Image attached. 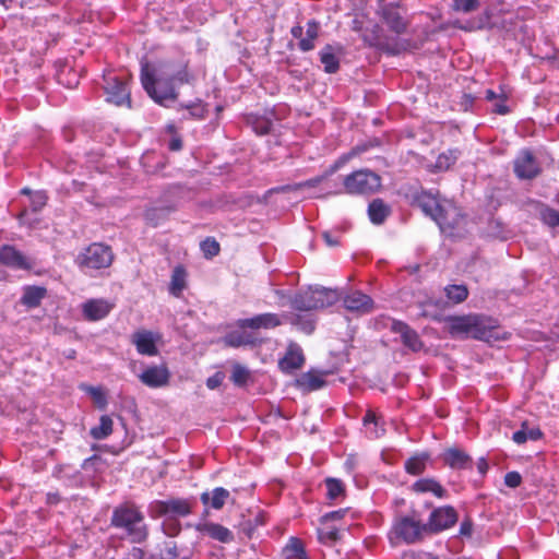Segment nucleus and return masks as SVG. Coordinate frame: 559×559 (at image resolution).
<instances>
[{
    "label": "nucleus",
    "instance_id": "obj_1",
    "mask_svg": "<svg viewBox=\"0 0 559 559\" xmlns=\"http://www.w3.org/2000/svg\"><path fill=\"white\" fill-rule=\"evenodd\" d=\"M447 323L454 337H473L486 342L500 338L498 322L491 317L477 313L453 316L447 319Z\"/></svg>",
    "mask_w": 559,
    "mask_h": 559
},
{
    "label": "nucleus",
    "instance_id": "obj_2",
    "mask_svg": "<svg viewBox=\"0 0 559 559\" xmlns=\"http://www.w3.org/2000/svg\"><path fill=\"white\" fill-rule=\"evenodd\" d=\"M415 203L442 231L454 229L462 217L461 211L451 201L441 200L438 192L421 191L415 198Z\"/></svg>",
    "mask_w": 559,
    "mask_h": 559
},
{
    "label": "nucleus",
    "instance_id": "obj_3",
    "mask_svg": "<svg viewBox=\"0 0 559 559\" xmlns=\"http://www.w3.org/2000/svg\"><path fill=\"white\" fill-rule=\"evenodd\" d=\"M111 526L122 530L132 543H142L148 536L144 514L134 503L126 502L117 506L111 514Z\"/></svg>",
    "mask_w": 559,
    "mask_h": 559
},
{
    "label": "nucleus",
    "instance_id": "obj_4",
    "mask_svg": "<svg viewBox=\"0 0 559 559\" xmlns=\"http://www.w3.org/2000/svg\"><path fill=\"white\" fill-rule=\"evenodd\" d=\"M340 299L336 289L322 286H309L298 290L290 298V306L298 311H313L333 306Z\"/></svg>",
    "mask_w": 559,
    "mask_h": 559
},
{
    "label": "nucleus",
    "instance_id": "obj_5",
    "mask_svg": "<svg viewBox=\"0 0 559 559\" xmlns=\"http://www.w3.org/2000/svg\"><path fill=\"white\" fill-rule=\"evenodd\" d=\"M428 534L426 523L421 522L418 512L396 515L391 528V538L402 540L405 544H415Z\"/></svg>",
    "mask_w": 559,
    "mask_h": 559
},
{
    "label": "nucleus",
    "instance_id": "obj_6",
    "mask_svg": "<svg viewBox=\"0 0 559 559\" xmlns=\"http://www.w3.org/2000/svg\"><path fill=\"white\" fill-rule=\"evenodd\" d=\"M141 83L155 103L167 106L168 102H174L177 98L175 84L169 82L162 69L158 71V76L155 78L146 67L142 68Z\"/></svg>",
    "mask_w": 559,
    "mask_h": 559
},
{
    "label": "nucleus",
    "instance_id": "obj_7",
    "mask_svg": "<svg viewBox=\"0 0 559 559\" xmlns=\"http://www.w3.org/2000/svg\"><path fill=\"white\" fill-rule=\"evenodd\" d=\"M112 260L114 253L109 246L94 242L76 255L75 263L83 273L92 275L94 271L110 266Z\"/></svg>",
    "mask_w": 559,
    "mask_h": 559
},
{
    "label": "nucleus",
    "instance_id": "obj_8",
    "mask_svg": "<svg viewBox=\"0 0 559 559\" xmlns=\"http://www.w3.org/2000/svg\"><path fill=\"white\" fill-rule=\"evenodd\" d=\"M381 186V178L369 169H359L347 175L343 185H337L333 193L348 194H371L378 191Z\"/></svg>",
    "mask_w": 559,
    "mask_h": 559
},
{
    "label": "nucleus",
    "instance_id": "obj_9",
    "mask_svg": "<svg viewBox=\"0 0 559 559\" xmlns=\"http://www.w3.org/2000/svg\"><path fill=\"white\" fill-rule=\"evenodd\" d=\"M193 503L189 499L171 498L168 500H154L148 504L147 512L151 518H185L192 512Z\"/></svg>",
    "mask_w": 559,
    "mask_h": 559
},
{
    "label": "nucleus",
    "instance_id": "obj_10",
    "mask_svg": "<svg viewBox=\"0 0 559 559\" xmlns=\"http://www.w3.org/2000/svg\"><path fill=\"white\" fill-rule=\"evenodd\" d=\"M104 91L107 102L118 106L128 104L130 107V91L123 78L108 73L104 76Z\"/></svg>",
    "mask_w": 559,
    "mask_h": 559
},
{
    "label": "nucleus",
    "instance_id": "obj_11",
    "mask_svg": "<svg viewBox=\"0 0 559 559\" xmlns=\"http://www.w3.org/2000/svg\"><path fill=\"white\" fill-rule=\"evenodd\" d=\"M377 15L395 34H403L407 28V23L403 17L401 7L397 1H390L377 7Z\"/></svg>",
    "mask_w": 559,
    "mask_h": 559
},
{
    "label": "nucleus",
    "instance_id": "obj_12",
    "mask_svg": "<svg viewBox=\"0 0 559 559\" xmlns=\"http://www.w3.org/2000/svg\"><path fill=\"white\" fill-rule=\"evenodd\" d=\"M540 166L530 150H522L513 162V171L522 180H531L540 174Z\"/></svg>",
    "mask_w": 559,
    "mask_h": 559
},
{
    "label": "nucleus",
    "instance_id": "obj_13",
    "mask_svg": "<svg viewBox=\"0 0 559 559\" xmlns=\"http://www.w3.org/2000/svg\"><path fill=\"white\" fill-rule=\"evenodd\" d=\"M457 521V513L453 507L445 506L435 509L426 526L428 533H439L453 526Z\"/></svg>",
    "mask_w": 559,
    "mask_h": 559
},
{
    "label": "nucleus",
    "instance_id": "obj_14",
    "mask_svg": "<svg viewBox=\"0 0 559 559\" xmlns=\"http://www.w3.org/2000/svg\"><path fill=\"white\" fill-rule=\"evenodd\" d=\"M112 308L114 305L104 298L87 299L81 305L82 314L87 321H99L105 319Z\"/></svg>",
    "mask_w": 559,
    "mask_h": 559
},
{
    "label": "nucleus",
    "instance_id": "obj_15",
    "mask_svg": "<svg viewBox=\"0 0 559 559\" xmlns=\"http://www.w3.org/2000/svg\"><path fill=\"white\" fill-rule=\"evenodd\" d=\"M391 331L399 334L403 345L412 352H419L423 348L424 344L418 333L405 322L393 320Z\"/></svg>",
    "mask_w": 559,
    "mask_h": 559
},
{
    "label": "nucleus",
    "instance_id": "obj_16",
    "mask_svg": "<svg viewBox=\"0 0 559 559\" xmlns=\"http://www.w3.org/2000/svg\"><path fill=\"white\" fill-rule=\"evenodd\" d=\"M159 338L157 334H154L147 330H141L132 334V344L135 346L139 354L144 356H156L158 348L156 342Z\"/></svg>",
    "mask_w": 559,
    "mask_h": 559
},
{
    "label": "nucleus",
    "instance_id": "obj_17",
    "mask_svg": "<svg viewBox=\"0 0 559 559\" xmlns=\"http://www.w3.org/2000/svg\"><path fill=\"white\" fill-rule=\"evenodd\" d=\"M344 306L359 316L370 313L373 309V300L361 292H353L344 297Z\"/></svg>",
    "mask_w": 559,
    "mask_h": 559
},
{
    "label": "nucleus",
    "instance_id": "obj_18",
    "mask_svg": "<svg viewBox=\"0 0 559 559\" xmlns=\"http://www.w3.org/2000/svg\"><path fill=\"white\" fill-rule=\"evenodd\" d=\"M0 263L16 270H29L32 267L26 257L9 245L0 246Z\"/></svg>",
    "mask_w": 559,
    "mask_h": 559
},
{
    "label": "nucleus",
    "instance_id": "obj_19",
    "mask_svg": "<svg viewBox=\"0 0 559 559\" xmlns=\"http://www.w3.org/2000/svg\"><path fill=\"white\" fill-rule=\"evenodd\" d=\"M305 356L301 347L296 343H290L286 354L278 361L280 369L285 373H292L302 367Z\"/></svg>",
    "mask_w": 559,
    "mask_h": 559
},
{
    "label": "nucleus",
    "instance_id": "obj_20",
    "mask_svg": "<svg viewBox=\"0 0 559 559\" xmlns=\"http://www.w3.org/2000/svg\"><path fill=\"white\" fill-rule=\"evenodd\" d=\"M169 371L166 366H150L139 376L141 382L148 388H162L169 381Z\"/></svg>",
    "mask_w": 559,
    "mask_h": 559
},
{
    "label": "nucleus",
    "instance_id": "obj_21",
    "mask_svg": "<svg viewBox=\"0 0 559 559\" xmlns=\"http://www.w3.org/2000/svg\"><path fill=\"white\" fill-rule=\"evenodd\" d=\"M282 324L280 317L276 313H261L252 318L238 320V326L241 329H273Z\"/></svg>",
    "mask_w": 559,
    "mask_h": 559
},
{
    "label": "nucleus",
    "instance_id": "obj_22",
    "mask_svg": "<svg viewBox=\"0 0 559 559\" xmlns=\"http://www.w3.org/2000/svg\"><path fill=\"white\" fill-rule=\"evenodd\" d=\"M441 459L452 469H468L472 468L473 464L472 457L465 451L455 447L447 449Z\"/></svg>",
    "mask_w": 559,
    "mask_h": 559
},
{
    "label": "nucleus",
    "instance_id": "obj_23",
    "mask_svg": "<svg viewBox=\"0 0 559 559\" xmlns=\"http://www.w3.org/2000/svg\"><path fill=\"white\" fill-rule=\"evenodd\" d=\"M342 51V47L340 45L332 46L330 44L325 45L319 52L320 61L323 64L324 72L333 74L336 73L340 69V58L338 53Z\"/></svg>",
    "mask_w": 559,
    "mask_h": 559
},
{
    "label": "nucleus",
    "instance_id": "obj_24",
    "mask_svg": "<svg viewBox=\"0 0 559 559\" xmlns=\"http://www.w3.org/2000/svg\"><path fill=\"white\" fill-rule=\"evenodd\" d=\"M162 71L167 76L169 82L174 83L175 86L177 84H185L191 82V75L189 74L187 70V63L180 62L178 64H165L162 68Z\"/></svg>",
    "mask_w": 559,
    "mask_h": 559
},
{
    "label": "nucleus",
    "instance_id": "obj_25",
    "mask_svg": "<svg viewBox=\"0 0 559 559\" xmlns=\"http://www.w3.org/2000/svg\"><path fill=\"white\" fill-rule=\"evenodd\" d=\"M412 489L417 493L431 492L440 499L447 497V490L435 478H420L412 485Z\"/></svg>",
    "mask_w": 559,
    "mask_h": 559
},
{
    "label": "nucleus",
    "instance_id": "obj_26",
    "mask_svg": "<svg viewBox=\"0 0 559 559\" xmlns=\"http://www.w3.org/2000/svg\"><path fill=\"white\" fill-rule=\"evenodd\" d=\"M430 461L429 452L415 453L408 457L404 463L405 472L413 476H418L426 471L427 464Z\"/></svg>",
    "mask_w": 559,
    "mask_h": 559
},
{
    "label": "nucleus",
    "instance_id": "obj_27",
    "mask_svg": "<svg viewBox=\"0 0 559 559\" xmlns=\"http://www.w3.org/2000/svg\"><path fill=\"white\" fill-rule=\"evenodd\" d=\"M229 497V491L223 487H216L211 492H203L201 495V502L205 507H211L212 509L219 510L224 507L227 498Z\"/></svg>",
    "mask_w": 559,
    "mask_h": 559
},
{
    "label": "nucleus",
    "instance_id": "obj_28",
    "mask_svg": "<svg viewBox=\"0 0 559 559\" xmlns=\"http://www.w3.org/2000/svg\"><path fill=\"white\" fill-rule=\"evenodd\" d=\"M362 424L366 428L367 435L370 439H378L385 432L382 419L377 416L372 411H368L364 418Z\"/></svg>",
    "mask_w": 559,
    "mask_h": 559
},
{
    "label": "nucleus",
    "instance_id": "obj_29",
    "mask_svg": "<svg viewBox=\"0 0 559 559\" xmlns=\"http://www.w3.org/2000/svg\"><path fill=\"white\" fill-rule=\"evenodd\" d=\"M390 213V207L381 199H374L368 205V216L373 225L383 224Z\"/></svg>",
    "mask_w": 559,
    "mask_h": 559
},
{
    "label": "nucleus",
    "instance_id": "obj_30",
    "mask_svg": "<svg viewBox=\"0 0 559 559\" xmlns=\"http://www.w3.org/2000/svg\"><path fill=\"white\" fill-rule=\"evenodd\" d=\"M151 559H192L186 550L179 551L175 542H166L157 552L151 555Z\"/></svg>",
    "mask_w": 559,
    "mask_h": 559
},
{
    "label": "nucleus",
    "instance_id": "obj_31",
    "mask_svg": "<svg viewBox=\"0 0 559 559\" xmlns=\"http://www.w3.org/2000/svg\"><path fill=\"white\" fill-rule=\"evenodd\" d=\"M284 559H309L302 542L297 537H289L282 550Z\"/></svg>",
    "mask_w": 559,
    "mask_h": 559
},
{
    "label": "nucleus",
    "instance_id": "obj_32",
    "mask_svg": "<svg viewBox=\"0 0 559 559\" xmlns=\"http://www.w3.org/2000/svg\"><path fill=\"white\" fill-rule=\"evenodd\" d=\"M203 532L221 543H229L234 539L233 532L221 524L207 523L204 525Z\"/></svg>",
    "mask_w": 559,
    "mask_h": 559
},
{
    "label": "nucleus",
    "instance_id": "obj_33",
    "mask_svg": "<svg viewBox=\"0 0 559 559\" xmlns=\"http://www.w3.org/2000/svg\"><path fill=\"white\" fill-rule=\"evenodd\" d=\"M320 25L316 20H310L307 23L306 37L301 38L298 47L301 51H310L314 48V40L319 36Z\"/></svg>",
    "mask_w": 559,
    "mask_h": 559
},
{
    "label": "nucleus",
    "instance_id": "obj_34",
    "mask_svg": "<svg viewBox=\"0 0 559 559\" xmlns=\"http://www.w3.org/2000/svg\"><path fill=\"white\" fill-rule=\"evenodd\" d=\"M297 384L306 391H316L324 386L325 380L321 374L308 371L299 377Z\"/></svg>",
    "mask_w": 559,
    "mask_h": 559
},
{
    "label": "nucleus",
    "instance_id": "obj_35",
    "mask_svg": "<svg viewBox=\"0 0 559 559\" xmlns=\"http://www.w3.org/2000/svg\"><path fill=\"white\" fill-rule=\"evenodd\" d=\"M53 476L62 480L68 486H76L81 481L79 471L70 465L56 467L53 471Z\"/></svg>",
    "mask_w": 559,
    "mask_h": 559
},
{
    "label": "nucleus",
    "instance_id": "obj_36",
    "mask_svg": "<svg viewBox=\"0 0 559 559\" xmlns=\"http://www.w3.org/2000/svg\"><path fill=\"white\" fill-rule=\"evenodd\" d=\"M461 155L460 150L457 148H450L445 152H442L439 154V156L436 159V163L433 165L435 171H445L450 169L452 165L456 163Z\"/></svg>",
    "mask_w": 559,
    "mask_h": 559
},
{
    "label": "nucleus",
    "instance_id": "obj_37",
    "mask_svg": "<svg viewBox=\"0 0 559 559\" xmlns=\"http://www.w3.org/2000/svg\"><path fill=\"white\" fill-rule=\"evenodd\" d=\"M542 436L543 433L539 428L530 427L527 423H523L521 429L513 432L512 440L518 444H523L527 440H539Z\"/></svg>",
    "mask_w": 559,
    "mask_h": 559
},
{
    "label": "nucleus",
    "instance_id": "obj_38",
    "mask_svg": "<svg viewBox=\"0 0 559 559\" xmlns=\"http://www.w3.org/2000/svg\"><path fill=\"white\" fill-rule=\"evenodd\" d=\"M273 116L272 114L270 116H258V115H250L248 116V123L252 127V130L259 134L264 135L267 134L273 127V119L271 118Z\"/></svg>",
    "mask_w": 559,
    "mask_h": 559
},
{
    "label": "nucleus",
    "instance_id": "obj_39",
    "mask_svg": "<svg viewBox=\"0 0 559 559\" xmlns=\"http://www.w3.org/2000/svg\"><path fill=\"white\" fill-rule=\"evenodd\" d=\"M186 278H187V272L181 266L178 265L173 270L171 274V281L169 285V292L175 297H179L182 293V290L186 287Z\"/></svg>",
    "mask_w": 559,
    "mask_h": 559
},
{
    "label": "nucleus",
    "instance_id": "obj_40",
    "mask_svg": "<svg viewBox=\"0 0 559 559\" xmlns=\"http://www.w3.org/2000/svg\"><path fill=\"white\" fill-rule=\"evenodd\" d=\"M112 419L108 415H103L99 418V424L93 427L90 435L95 440H104L112 432Z\"/></svg>",
    "mask_w": 559,
    "mask_h": 559
},
{
    "label": "nucleus",
    "instance_id": "obj_41",
    "mask_svg": "<svg viewBox=\"0 0 559 559\" xmlns=\"http://www.w3.org/2000/svg\"><path fill=\"white\" fill-rule=\"evenodd\" d=\"M539 219L550 228H559V211L550 207L547 204L540 203L538 205Z\"/></svg>",
    "mask_w": 559,
    "mask_h": 559
},
{
    "label": "nucleus",
    "instance_id": "obj_42",
    "mask_svg": "<svg viewBox=\"0 0 559 559\" xmlns=\"http://www.w3.org/2000/svg\"><path fill=\"white\" fill-rule=\"evenodd\" d=\"M289 322L306 334H311L316 328V321L311 316L293 314Z\"/></svg>",
    "mask_w": 559,
    "mask_h": 559
},
{
    "label": "nucleus",
    "instance_id": "obj_43",
    "mask_svg": "<svg viewBox=\"0 0 559 559\" xmlns=\"http://www.w3.org/2000/svg\"><path fill=\"white\" fill-rule=\"evenodd\" d=\"M326 499L333 501L344 496L345 487L342 480L329 477L325 479Z\"/></svg>",
    "mask_w": 559,
    "mask_h": 559
},
{
    "label": "nucleus",
    "instance_id": "obj_44",
    "mask_svg": "<svg viewBox=\"0 0 559 559\" xmlns=\"http://www.w3.org/2000/svg\"><path fill=\"white\" fill-rule=\"evenodd\" d=\"M337 164L331 166L323 175L317 176L314 178L308 179L306 181L299 182L293 187L294 190L301 188H314L319 185L323 183L331 175H333L337 170Z\"/></svg>",
    "mask_w": 559,
    "mask_h": 559
},
{
    "label": "nucleus",
    "instance_id": "obj_45",
    "mask_svg": "<svg viewBox=\"0 0 559 559\" xmlns=\"http://www.w3.org/2000/svg\"><path fill=\"white\" fill-rule=\"evenodd\" d=\"M225 343L231 347H240L243 345H252L254 341L246 332H231L225 336Z\"/></svg>",
    "mask_w": 559,
    "mask_h": 559
},
{
    "label": "nucleus",
    "instance_id": "obj_46",
    "mask_svg": "<svg viewBox=\"0 0 559 559\" xmlns=\"http://www.w3.org/2000/svg\"><path fill=\"white\" fill-rule=\"evenodd\" d=\"M444 292L449 300L454 304L464 301L468 296V289L465 285H449L444 288Z\"/></svg>",
    "mask_w": 559,
    "mask_h": 559
},
{
    "label": "nucleus",
    "instance_id": "obj_47",
    "mask_svg": "<svg viewBox=\"0 0 559 559\" xmlns=\"http://www.w3.org/2000/svg\"><path fill=\"white\" fill-rule=\"evenodd\" d=\"M249 377H250V372H249L248 368H246L245 366H242L240 364H235L233 366V372H231L230 380L233 381V383L235 385H237V386L245 385L248 382Z\"/></svg>",
    "mask_w": 559,
    "mask_h": 559
},
{
    "label": "nucleus",
    "instance_id": "obj_48",
    "mask_svg": "<svg viewBox=\"0 0 559 559\" xmlns=\"http://www.w3.org/2000/svg\"><path fill=\"white\" fill-rule=\"evenodd\" d=\"M479 0H453L452 9L456 12L471 13L479 8Z\"/></svg>",
    "mask_w": 559,
    "mask_h": 559
},
{
    "label": "nucleus",
    "instance_id": "obj_49",
    "mask_svg": "<svg viewBox=\"0 0 559 559\" xmlns=\"http://www.w3.org/2000/svg\"><path fill=\"white\" fill-rule=\"evenodd\" d=\"M318 538L323 544H333L338 539V528L335 526L318 528Z\"/></svg>",
    "mask_w": 559,
    "mask_h": 559
},
{
    "label": "nucleus",
    "instance_id": "obj_50",
    "mask_svg": "<svg viewBox=\"0 0 559 559\" xmlns=\"http://www.w3.org/2000/svg\"><path fill=\"white\" fill-rule=\"evenodd\" d=\"M162 530L169 537L177 536L181 531V524L177 518H166L162 524Z\"/></svg>",
    "mask_w": 559,
    "mask_h": 559
},
{
    "label": "nucleus",
    "instance_id": "obj_51",
    "mask_svg": "<svg viewBox=\"0 0 559 559\" xmlns=\"http://www.w3.org/2000/svg\"><path fill=\"white\" fill-rule=\"evenodd\" d=\"M201 250L205 258H213L219 253V243L214 238H206L201 242Z\"/></svg>",
    "mask_w": 559,
    "mask_h": 559
},
{
    "label": "nucleus",
    "instance_id": "obj_52",
    "mask_svg": "<svg viewBox=\"0 0 559 559\" xmlns=\"http://www.w3.org/2000/svg\"><path fill=\"white\" fill-rule=\"evenodd\" d=\"M85 391L92 396L95 404L104 409L107 405V399L105 393L103 392L102 388L97 386H86Z\"/></svg>",
    "mask_w": 559,
    "mask_h": 559
},
{
    "label": "nucleus",
    "instance_id": "obj_53",
    "mask_svg": "<svg viewBox=\"0 0 559 559\" xmlns=\"http://www.w3.org/2000/svg\"><path fill=\"white\" fill-rule=\"evenodd\" d=\"M346 512H347V509H340V510L324 513L320 518V522H321V524L326 525L331 521H336V520L343 519V516L345 515Z\"/></svg>",
    "mask_w": 559,
    "mask_h": 559
},
{
    "label": "nucleus",
    "instance_id": "obj_54",
    "mask_svg": "<svg viewBox=\"0 0 559 559\" xmlns=\"http://www.w3.org/2000/svg\"><path fill=\"white\" fill-rule=\"evenodd\" d=\"M522 483V476L519 472L512 471L504 475V484L510 488H516Z\"/></svg>",
    "mask_w": 559,
    "mask_h": 559
},
{
    "label": "nucleus",
    "instance_id": "obj_55",
    "mask_svg": "<svg viewBox=\"0 0 559 559\" xmlns=\"http://www.w3.org/2000/svg\"><path fill=\"white\" fill-rule=\"evenodd\" d=\"M224 379H225V373L223 371H216L213 376L207 378L206 386L210 390H215L222 385Z\"/></svg>",
    "mask_w": 559,
    "mask_h": 559
},
{
    "label": "nucleus",
    "instance_id": "obj_56",
    "mask_svg": "<svg viewBox=\"0 0 559 559\" xmlns=\"http://www.w3.org/2000/svg\"><path fill=\"white\" fill-rule=\"evenodd\" d=\"M21 302L27 307L35 306V287L29 286L25 289V294L22 297Z\"/></svg>",
    "mask_w": 559,
    "mask_h": 559
},
{
    "label": "nucleus",
    "instance_id": "obj_57",
    "mask_svg": "<svg viewBox=\"0 0 559 559\" xmlns=\"http://www.w3.org/2000/svg\"><path fill=\"white\" fill-rule=\"evenodd\" d=\"M100 462V457L98 455H92L87 459H85L82 463V468H84L85 471H88V469H94L96 471L97 467L95 466L97 463Z\"/></svg>",
    "mask_w": 559,
    "mask_h": 559
},
{
    "label": "nucleus",
    "instance_id": "obj_58",
    "mask_svg": "<svg viewBox=\"0 0 559 559\" xmlns=\"http://www.w3.org/2000/svg\"><path fill=\"white\" fill-rule=\"evenodd\" d=\"M192 117H203L204 109L201 104H189L186 106Z\"/></svg>",
    "mask_w": 559,
    "mask_h": 559
},
{
    "label": "nucleus",
    "instance_id": "obj_59",
    "mask_svg": "<svg viewBox=\"0 0 559 559\" xmlns=\"http://www.w3.org/2000/svg\"><path fill=\"white\" fill-rule=\"evenodd\" d=\"M322 237L329 247H336L340 243L338 238L332 231H323Z\"/></svg>",
    "mask_w": 559,
    "mask_h": 559
},
{
    "label": "nucleus",
    "instance_id": "obj_60",
    "mask_svg": "<svg viewBox=\"0 0 559 559\" xmlns=\"http://www.w3.org/2000/svg\"><path fill=\"white\" fill-rule=\"evenodd\" d=\"M473 533V523L469 520H465L460 525V534L462 536L471 537Z\"/></svg>",
    "mask_w": 559,
    "mask_h": 559
},
{
    "label": "nucleus",
    "instance_id": "obj_61",
    "mask_svg": "<svg viewBox=\"0 0 559 559\" xmlns=\"http://www.w3.org/2000/svg\"><path fill=\"white\" fill-rule=\"evenodd\" d=\"M325 186H324V197L325 195H333V191L337 189V185H343V181L342 182H338V181H329L328 179L324 181Z\"/></svg>",
    "mask_w": 559,
    "mask_h": 559
},
{
    "label": "nucleus",
    "instance_id": "obj_62",
    "mask_svg": "<svg viewBox=\"0 0 559 559\" xmlns=\"http://www.w3.org/2000/svg\"><path fill=\"white\" fill-rule=\"evenodd\" d=\"M489 466L485 457H480L477 462V469L481 476L486 475Z\"/></svg>",
    "mask_w": 559,
    "mask_h": 559
},
{
    "label": "nucleus",
    "instance_id": "obj_63",
    "mask_svg": "<svg viewBox=\"0 0 559 559\" xmlns=\"http://www.w3.org/2000/svg\"><path fill=\"white\" fill-rule=\"evenodd\" d=\"M143 551L140 548H133L123 559H142Z\"/></svg>",
    "mask_w": 559,
    "mask_h": 559
},
{
    "label": "nucleus",
    "instance_id": "obj_64",
    "mask_svg": "<svg viewBox=\"0 0 559 559\" xmlns=\"http://www.w3.org/2000/svg\"><path fill=\"white\" fill-rule=\"evenodd\" d=\"M290 33H292V36H293L294 38H297V39H299V40H300L301 38H304V37H302L304 28H302V26H300V25H295V26H293V27H292V29H290Z\"/></svg>",
    "mask_w": 559,
    "mask_h": 559
}]
</instances>
